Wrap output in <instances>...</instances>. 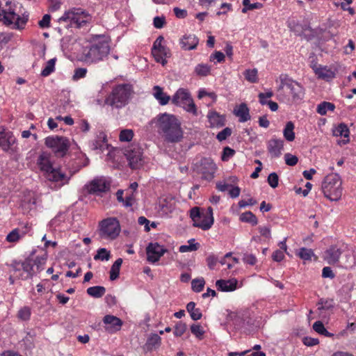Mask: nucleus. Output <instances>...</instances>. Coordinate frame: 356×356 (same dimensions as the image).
I'll return each instance as SVG.
<instances>
[{
    "mask_svg": "<svg viewBox=\"0 0 356 356\" xmlns=\"http://www.w3.org/2000/svg\"><path fill=\"white\" fill-rule=\"evenodd\" d=\"M151 123L155 124L158 133L167 143H177L183 138L181 123L173 115L166 113L159 114L152 120Z\"/></svg>",
    "mask_w": 356,
    "mask_h": 356,
    "instance_id": "1",
    "label": "nucleus"
},
{
    "mask_svg": "<svg viewBox=\"0 0 356 356\" xmlns=\"http://www.w3.org/2000/svg\"><path fill=\"white\" fill-rule=\"evenodd\" d=\"M110 52L108 41L102 35H96L82 51L81 60L88 64L102 61Z\"/></svg>",
    "mask_w": 356,
    "mask_h": 356,
    "instance_id": "2",
    "label": "nucleus"
},
{
    "mask_svg": "<svg viewBox=\"0 0 356 356\" xmlns=\"http://www.w3.org/2000/svg\"><path fill=\"white\" fill-rule=\"evenodd\" d=\"M37 165L48 180L54 182L62 181L63 184L68 182L70 177L59 168L53 166L52 156L50 153L42 152L37 159Z\"/></svg>",
    "mask_w": 356,
    "mask_h": 356,
    "instance_id": "3",
    "label": "nucleus"
},
{
    "mask_svg": "<svg viewBox=\"0 0 356 356\" xmlns=\"http://www.w3.org/2000/svg\"><path fill=\"white\" fill-rule=\"evenodd\" d=\"M15 6L10 0H0V22L13 29H23L28 21V15L20 17L15 13Z\"/></svg>",
    "mask_w": 356,
    "mask_h": 356,
    "instance_id": "4",
    "label": "nucleus"
},
{
    "mask_svg": "<svg viewBox=\"0 0 356 356\" xmlns=\"http://www.w3.org/2000/svg\"><path fill=\"white\" fill-rule=\"evenodd\" d=\"M90 15L81 8H72L66 10L58 19V22L68 23L66 27L80 29L90 22Z\"/></svg>",
    "mask_w": 356,
    "mask_h": 356,
    "instance_id": "5",
    "label": "nucleus"
},
{
    "mask_svg": "<svg viewBox=\"0 0 356 356\" xmlns=\"http://www.w3.org/2000/svg\"><path fill=\"white\" fill-rule=\"evenodd\" d=\"M324 196L330 201H338L342 195L341 180L338 174L327 175L321 185Z\"/></svg>",
    "mask_w": 356,
    "mask_h": 356,
    "instance_id": "6",
    "label": "nucleus"
},
{
    "mask_svg": "<svg viewBox=\"0 0 356 356\" xmlns=\"http://www.w3.org/2000/svg\"><path fill=\"white\" fill-rule=\"evenodd\" d=\"M132 92L131 86L129 84H119L112 90L106 97L105 103L115 108L124 106L130 97Z\"/></svg>",
    "mask_w": 356,
    "mask_h": 356,
    "instance_id": "7",
    "label": "nucleus"
},
{
    "mask_svg": "<svg viewBox=\"0 0 356 356\" xmlns=\"http://www.w3.org/2000/svg\"><path fill=\"white\" fill-rule=\"evenodd\" d=\"M280 84L277 88V96L284 99V89L289 90L294 102L300 101L304 97L305 92L302 86L286 74H281L279 77Z\"/></svg>",
    "mask_w": 356,
    "mask_h": 356,
    "instance_id": "8",
    "label": "nucleus"
},
{
    "mask_svg": "<svg viewBox=\"0 0 356 356\" xmlns=\"http://www.w3.org/2000/svg\"><path fill=\"white\" fill-rule=\"evenodd\" d=\"M121 228L115 218H108L99 223V236L102 238L113 240L120 234Z\"/></svg>",
    "mask_w": 356,
    "mask_h": 356,
    "instance_id": "9",
    "label": "nucleus"
},
{
    "mask_svg": "<svg viewBox=\"0 0 356 356\" xmlns=\"http://www.w3.org/2000/svg\"><path fill=\"white\" fill-rule=\"evenodd\" d=\"M45 145L51 149L53 152L60 157H63L70 146V143L68 138L64 136H51L45 138Z\"/></svg>",
    "mask_w": 356,
    "mask_h": 356,
    "instance_id": "10",
    "label": "nucleus"
},
{
    "mask_svg": "<svg viewBox=\"0 0 356 356\" xmlns=\"http://www.w3.org/2000/svg\"><path fill=\"white\" fill-rule=\"evenodd\" d=\"M172 102L177 106L182 107L187 112L191 113L194 115H197L196 106L189 92L185 89H179L173 95Z\"/></svg>",
    "mask_w": 356,
    "mask_h": 356,
    "instance_id": "11",
    "label": "nucleus"
},
{
    "mask_svg": "<svg viewBox=\"0 0 356 356\" xmlns=\"http://www.w3.org/2000/svg\"><path fill=\"white\" fill-rule=\"evenodd\" d=\"M10 267L15 271V276L24 280L31 278L35 275L33 260L29 258L22 261H13Z\"/></svg>",
    "mask_w": 356,
    "mask_h": 356,
    "instance_id": "12",
    "label": "nucleus"
},
{
    "mask_svg": "<svg viewBox=\"0 0 356 356\" xmlns=\"http://www.w3.org/2000/svg\"><path fill=\"white\" fill-rule=\"evenodd\" d=\"M163 41L164 38L161 35L159 36L154 41L152 48V54L155 60L163 66L167 63L166 58L170 56L169 49L163 45Z\"/></svg>",
    "mask_w": 356,
    "mask_h": 356,
    "instance_id": "13",
    "label": "nucleus"
},
{
    "mask_svg": "<svg viewBox=\"0 0 356 356\" xmlns=\"http://www.w3.org/2000/svg\"><path fill=\"white\" fill-rule=\"evenodd\" d=\"M88 192L90 194L106 193L110 190L111 181L106 177H98L86 185Z\"/></svg>",
    "mask_w": 356,
    "mask_h": 356,
    "instance_id": "14",
    "label": "nucleus"
},
{
    "mask_svg": "<svg viewBox=\"0 0 356 356\" xmlns=\"http://www.w3.org/2000/svg\"><path fill=\"white\" fill-rule=\"evenodd\" d=\"M124 155L132 169H138L143 165L142 149L138 146H132L125 150Z\"/></svg>",
    "mask_w": 356,
    "mask_h": 356,
    "instance_id": "15",
    "label": "nucleus"
},
{
    "mask_svg": "<svg viewBox=\"0 0 356 356\" xmlns=\"http://www.w3.org/2000/svg\"><path fill=\"white\" fill-rule=\"evenodd\" d=\"M166 252L167 249L158 243H150L146 248L147 261L156 263Z\"/></svg>",
    "mask_w": 356,
    "mask_h": 356,
    "instance_id": "16",
    "label": "nucleus"
},
{
    "mask_svg": "<svg viewBox=\"0 0 356 356\" xmlns=\"http://www.w3.org/2000/svg\"><path fill=\"white\" fill-rule=\"evenodd\" d=\"M104 329L108 333H115L121 329L122 321L113 315H106L103 318Z\"/></svg>",
    "mask_w": 356,
    "mask_h": 356,
    "instance_id": "17",
    "label": "nucleus"
},
{
    "mask_svg": "<svg viewBox=\"0 0 356 356\" xmlns=\"http://www.w3.org/2000/svg\"><path fill=\"white\" fill-rule=\"evenodd\" d=\"M15 140L11 131H6L3 127H0V147L3 151H8L15 143Z\"/></svg>",
    "mask_w": 356,
    "mask_h": 356,
    "instance_id": "18",
    "label": "nucleus"
},
{
    "mask_svg": "<svg viewBox=\"0 0 356 356\" xmlns=\"http://www.w3.org/2000/svg\"><path fill=\"white\" fill-rule=\"evenodd\" d=\"M284 148V140L273 138L267 143L268 152L272 158H278Z\"/></svg>",
    "mask_w": 356,
    "mask_h": 356,
    "instance_id": "19",
    "label": "nucleus"
},
{
    "mask_svg": "<svg viewBox=\"0 0 356 356\" xmlns=\"http://www.w3.org/2000/svg\"><path fill=\"white\" fill-rule=\"evenodd\" d=\"M107 145L106 136L102 131H98L95 138L89 142V147L92 150L103 152Z\"/></svg>",
    "mask_w": 356,
    "mask_h": 356,
    "instance_id": "20",
    "label": "nucleus"
},
{
    "mask_svg": "<svg viewBox=\"0 0 356 356\" xmlns=\"http://www.w3.org/2000/svg\"><path fill=\"white\" fill-rule=\"evenodd\" d=\"M342 252L343 250L340 248L332 245L325 252L324 259L329 264H335L339 261Z\"/></svg>",
    "mask_w": 356,
    "mask_h": 356,
    "instance_id": "21",
    "label": "nucleus"
},
{
    "mask_svg": "<svg viewBox=\"0 0 356 356\" xmlns=\"http://www.w3.org/2000/svg\"><path fill=\"white\" fill-rule=\"evenodd\" d=\"M199 43V39L195 35H185L180 40V44L184 50L195 49Z\"/></svg>",
    "mask_w": 356,
    "mask_h": 356,
    "instance_id": "22",
    "label": "nucleus"
},
{
    "mask_svg": "<svg viewBox=\"0 0 356 356\" xmlns=\"http://www.w3.org/2000/svg\"><path fill=\"white\" fill-rule=\"evenodd\" d=\"M234 114L238 118L240 122H245L250 120V110L245 103L236 106L233 111Z\"/></svg>",
    "mask_w": 356,
    "mask_h": 356,
    "instance_id": "23",
    "label": "nucleus"
},
{
    "mask_svg": "<svg viewBox=\"0 0 356 356\" xmlns=\"http://www.w3.org/2000/svg\"><path fill=\"white\" fill-rule=\"evenodd\" d=\"M200 170L204 175H213L216 170V166L213 160L210 158H203L200 161Z\"/></svg>",
    "mask_w": 356,
    "mask_h": 356,
    "instance_id": "24",
    "label": "nucleus"
},
{
    "mask_svg": "<svg viewBox=\"0 0 356 356\" xmlns=\"http://www.w3.org/2000/svg\"><path fill=\"white\" fill-rule=\"evenodd\" d=\"M314 71L318 78L330 81L335 77V72L327 67H321L314 68Z\"/></svg>",
    "mask_w": 356,
    "mask_h": 356,
    "instance_id": "25",
    "label": "nucleus"
},
{
    "mask_svg": "<svg viewBox=\"0 0 356 356\" xmlns=\"http://www.w3.org/2000/svg\"><path fill=\"white\" fill-rule=\"evenodd\" d=\"M207 117L211 127H221L225 124V117L216 111H210Z\"/></svg>",
    "mask_w": 356,
    "mask_h": 356,
    "instance_id": "26",
    "label": "nucleus"
},
{
    "mask_svg": "<svg viewBox=\"0 0 356 356\" xmlns=\"http://www.w3.org/2000/svg\"><path fill=\"white\" fill-rule=\"evenodd\" d=\"M236 280H219L216 283L218 290L227 292L234 291L236 289Z\"/></svg>",
    "mask_w": 356,
    "mask_h": 356,
    "instance_id": "27",
    "label": "nucleus"
},
{
    "mask_svg": "<svg viewBox=\"0 0 356 356\" xmlns=\"http://www.w3.org/2000/svg\"><path fill=\"white\" fill-rule=\"evenodd\" d=\"M154 96L161 105L167 104L170 99V96L164 93L163 89L158 86L154 87Z\"/></svg>",
    "mask_w": 356,
    "mask_h": 356,
    "instance_id": "28",
    "label": "nucleus"
},
{
    "mask_svg": "<svg viewBox=\"0 0 356 356\" xmlns=\"http://www.w3.org/2000/svg\"><path fill=\"white\" fill-rule=\"evenodd\" d=\"M213 221V216H206L205 214H202L201 220H199L194 227L201 228L203 230H208L211 227Z\"/></svg>",
    "mask_w": 356,
    "mask_h": 356,
    "instance_id": "29",
    "label": "nucleus"
},
{
    "mask_svg": "<svg viewBox=\"0 0 356 356\" xmlns=\"http://www.w3.org/2000/svg\"><path fill=\"white\" fill-rule=\"evenodd\" d=\"M186 309L193 321H197L202 316L200 309L195 308V303L194 302H188L186 305Z\"/></svg>",
    "mask_w": 356,
    "mask_h": 356,
    "instance_id": "30",
    "label": "nucleus"
},
{
    "mask_svg": "<svg viewBox=\"0 0 356 356\" xmlns=\"http://www.w3.org/2000/svg\"><path fill=\"white\" fill-rule=\"evenodd\" d=\"M294 124L291 122H287L286 126L283 130V135L284 138L289 142L294 140L295 139V133L294 130Z\"/></svg>",
    "mask_w": 356,
    "mask_h": 356,
    "instance_id": "31",
    "label": "nucleus"
},
{
    "mask_svg": "<svg viewBox=\"0 0 356 356\" xmlns=\"http://www.w3.org/2000/svg\"><path fill=\"white\" fill-rule=\"evenodd\" d=\"M106 292V289L102 286H95L89 287L87 289V293L96 298L102 297Z\"/></svg>",
    "mask_w": 356,
    "mask_h": 356,
    "instance_id": "32",
    "label": "nucleus"
},
{
    "mask_svg": "<svg viewBox=\"0 0 356 356\" xmlns=\"http://www.w3.org/2000/svg\"><path fill=\"white\" fill-rule=\"evenodd\" d=\"M335 108V106L334 104L323 102L317 106L316 111L321 115H325L327 113V111H334Z\"/></svg>",
    "mask_w": 356,
    "mask_h": 356,
    "instance_id": "33",
    "label": "nucleus"
},
{
    "mask_svg": "<svg viewBox=\"0 0 356 356\" xmlns=\"http://www.w3.org/2000/svg\"><path fill=\"white\" fill-rule=\"evenodd\" d=\"M350 131L348 126L344 123L339 124L334 130L333 135L335 136L349 137Z\"/></svg>",
    "mask_w": 356,
    "mask_h": 356,
    "instance_id": "34",
    "label": "nucleus"
},
{
    "mask_svg": "<svg viewBox=\"0 0 356 356\" xmlns=\"http://www.w3.org/2000/svg\"><path fill=\"white\" fill-rule=\"evenodd\" d=\"M239 219L242 222H248L252 225H256L258 223L257 217L251 211L241 213Z\"/></svg>",
    "mask_w": 356,
    "mask_h": 356,
    "instance_id": "35",
    "label": "nucleus"
},
{
    "mask_svg": "<svg viewBox=\"0 0 356 356\" xmlns=\"http://www.w3.org/2000/svg\"><path fill=\"white\" fill-rule=\"evenodd\" d=\"M47 261V257L45 255L37 257L33 260V268H35V274L40 273L44 268V266Z\"/></svg>",
    "mask_w": 356,
    "mask_h": 356,
    "instance_id": "36",
    "label": "nucleus"
},
{
    "mask_svg": "<svg viewBox=\"0 0 356 356\" xmlns=\"http://www.w3.org/2000/svg\"><path fill=\"white\" fill-rule=\"evenodd\" d=\"M56 58H54L49 60L44 69L41 72V76L46 77L51 74L55 70V64H56Z\"/></svg>",
    "mask_w": 356,
    "mask_h": 356,
    "instance_id": "37",
    "label": "nucleus"
},
{
    "mask_svg": "<svg viewBox=\"0 0 356 356\" xmlns=\"http://www.w3.org/2000/svg\"><path fill=\"white\" fill-rule=\"evenodd\" d=\"M200 248L198 243H195V239L192 238L188 241V245H183L179 247L180 252H193L197 250Z\"/></svg>",
    "mask_w": 356,
    "mask_h": 356,
    "instance_id": "38",
    "label": "nucleus"
},
{
    "mask_svg": "<svg viewBox=\"0 0 356 356\" xmlns=\"http://www.w3.org/2000/svg\"><path fill=\"white\" fill-rule=\"evenodd\" d=\"M313 329L317 333L323 335L325 337H332L333 334L329 332L325 327L323 323L320 321H316L313 324Z\"/></svg>",
    "mask_w": 356,
    "mask_h": 356,
    "instance_id": "39",
    "label": "nucleus"
},
{
    "mask_svg": "<svg viewBox=\"0 0 356 356\" xmlns=\"http://www.w3.org/2000/svg\"><path fill=\"white\" fill-rule=\"evenodd\" d=\"M211 71V67L207 64H198L195 67V72L197 76H206L209 74Z\"/></svg>",
    "mask_w": 356,
    "mask_h": 356,
    "instance_id": "40",
    "label": "nucleus"
},
{
    "mask_svg": "<svg viewBox=\"0 0 356 356\" xmlns=\"http://www.w3.org/2000/svg\"><path fill=\"white\" fill-rule=\"evenodd\" d=\"M111 257L110 251L107 250L106 248H99L97 250V254L94 256L95 260H101V261H108Z\"/></svg>",
    "mask_w": 356,
    "mask_h": 356,
    "instance_id": "41",
    "label": "nucleus"
},
{
    "mask_svg": "<svg viewBox=\"0 0 356 356\" xmlns=\"http://www.w3.org/2000/svg\"><path fill=\"white\" fill-rule=\"evenodd\" d=\"M134 136V133L132 129H122L119 135V139L121 142H130Z\"/></svg>",
    "mask_w": 356,
    "mask_h": 356,
    "instance_id": "42",
    "label": "nucleus"
},
{
    "mask_svg": "<svg viewBox=\"0 0 356 356\" xmlns=\"http://www.w3.org/2000/svg\"><path fill=\"white\" fill-rule=\"evenodd\" d=\"M244 7L242 9L243 13H246L248 10L261 8L263 5L260 3H250V0H243Z\"/></svg>",
    "mask_w": 356,
    "mask_h": 356,
    "instance_id": "43",
    "label": "nucleus"
},
{
    "mask_svg": "<svg viewBox=\"0 0 356 356\" xmlns=\"http://www.w3.org/2000/svg\"><path fill=\"white\" fill-rule=\"evenodd\" d=\"M245 79L250 83H257L258 81L257 70H246L243 73Z\"/></svg>",
    "mask_w": 356,
    "mask_h": 356,
    "instance_id": "44",
    "label": "nucleus"
},
{
    "mask_svg": "<svg viewBox=\"0 0 356 356\" xmlns=\"http://www.w3.org/2000/svg\"><path fill=\"white\" fill-rule=\"evenodd\" d=\"M191 331L197 339H202L204 334V330L200 324H193L191 326Z\"/></svg>",
    "mask_w": 356,
    "mask_h": 356,
    "instance_id": "45",
    "label": "nucleus"
},
{
    "mask_svg": "<svg viewBox=\"0 0 356 356\" xmlns=\"http://www.w3.org/2000/svg\"><path fill=\"white\" fill-rule=\"evenodd\" d=\"M204 284L203 278L195 279L191 282V287L195 292L199 293L203 290Z\"/></svg>",
    "mask_w": 356,
    "mask_h": 356,
    "instance_id": "46",
    "label": "nucleus"
},
{
    "mask_svg": "<svg viewBox=\"0 0 356 356\" xmlns=\"http://www.w3.org/2000/svg\"><path fill=\"white\" fill-rule=\"evenodd\" d=\"M24 235V232H23L22 235H20L19 230L18 229H15L7 235L6 240L10 243H15Z\"/></svg>",
    "mask_w": 356,
    "mask_h": 356,
    "instance_id": "47",
    "label": "nucleus"
},
{
    "mask_svg": "<svg viewBox=\"0 0 356 356\" xmlns=\"http://www.w3.org/2000/svg\"><path fill=\"white\" fill-rule=\"evenodd\" d=\"M160 343L161 337L157 334H153L148 338L147 344L150 348H153L158 347Z\"/></svg>",
    "mask_w": 356,
    "mask_h": 356,
    "instance_id": "48",
    "label": "nucleus"
},
{
    "mask_svg": "<svg viewBox=\"0 0 356 356\" xmlns=\"http://www.w3.org/2000/svg\"><path fill=\"white\" fill-rule=\"evenodd\" d=\"M202 214L199 207H195L191 209L190 217L193 221V226H195V224H196L199 220H201Z\"/></svg>",
    "mask_w": 356,
    "mask_h": 356,
    "instance_id": "49",
    "label": "nucleus"
},
{
    "mask_svg": "<svg viewBox=\"0 0 356 356\" xmlns=\"http://www.w3.org/2000/svg\"><path fill=\"white\" fill-rule=\"evenodd\" d=\"M298 255L302 259L311 260L312 257L314 256V252L311 249L302 248L300 249Z\"/></svg>",
    "mask_w": 356,
    "mask_h": 356,
    "instance_id": "50",
    "label": "nucleus"
},
{
    "mask_svg": "<svg viewBox=\"0 0 356 356\" xmlns=\"http://www.w3.org/2000/svg\"><path fill=\"white\" fill-rule=\"evenodd\" d=\"M186 328L187 327L186 323L179 321L176 324L175 327L174 334L176 337H181L186 332Z\"/></svg>",
    "mask_w": 356,
    "mask_h": 356,
    "instance_id": "51",
    "label": "nucleus"
},
{
    "mask_svg": "<svg viewBox=\"0 0 356 356\" xmlns=\"http://www.w3.org/2000/svg\"><path fill=\"white\" fill-rule=\"evenodd\" d=\"M18 318L23 320V321H27L30 318L31 316V309L28 307H24L22 308L18 312Z\"/></svg>",
    "mask_w": 356,
    "mask_h": 356,
    "instance_id": "52",
    "label": "nucleus"
},
{
    "mask_svg": "<svg viewBox=\"0 0 356 356\" xmlns=\"http://www.w3.org/2000/svg\"><path fill=\"white\" fill-rule=\"evenodd\" d=\"M284 160L286 165L289 166H294L297 164L298 159L296 156L290 153H286L284 155Z\"/></svg>",
    "mask_w": 356,
    "mask_h": 356,
    "instance_id": "53",
    "label": "nucleus"
},
{
    "mask_svg": "<svg viewBox=\"0 0 356 356\" xmlns=\"http://www.w3.org/2000/svg\"><path fill=\"white\" fill-rule=\"evenodd\" d=\"M87 73V69L83 67H79L74 70V72L72 76L74 81H77L81 78H84Z\"/></svg>",
    "mask_w": 356,
    "mask_h": 356,
    "instance_id": "54",
    "label": "nucleus"
},
{
    "mask_svg": "<svg viewBox=\"0 0 356 356\" xmlns=\"http://www.w3.org/2000/svg\"><path fill=\"white\" fill-rule=\"evenodd\" d=\"M279 177L277 173L272 172L268 177V183L273 188H275L278 186Z\"/></svg>",
    "mask_w": 356,
    "mask_h": 356,
    "instance_id": "55",
    "label": "nucleus"
},
{
    "mask_svg": "<svg viewBox=\"0 0 356 356\" xmlns=\"http://www.w3.org/2000/svg\"><path fill=\"white\" fill-rule=\"evenodd\" d=\"M234 154L235 151L233 149L226 147L223 149L221 159L223 161H227Z\"/></svg>",
    "mask_w": 356,
    "mask_h": 356,
    "instance_id": "56",
    "label": "nucleus"
},
{
    "mask_svg": "<svg viewBox=\"0 0 356 356\" xmlns=\"http://www.w3.org/2000/svg\"><path fill=\"white\" fill-rule=\"evenodd\" d=\"M231 134H232V129L229 127H226L217 134L216 138L219 141H222V140H225V139H227V138L229 137V136H231Z\"/></svg>",
    "mask_w": 356,
    "mask_h": 356,
    "instance_id": "57",
    "label": "nucleus"
},
{
    "mask_svg": "<svg viewBox=\"0 0 356 356\" xmlns=\"http://www.w3.org/2000/svg\"><path fill=\"white\" fill-rule=\"evenodd\" d=\"M206 261L209 269L213 270L218 262V259L214 254H210L207 257Z\"/></svg>",
    "mask_w": 356,
    "mask_h": 356,
    "instance_id": "58",
    "label": "nucleus"
},
{
    "mask_svg": "<svg viewBox=\"0 0 356 356\" xmlns=\"http://www.w3.org/2000/svg\"><path fill=\"white\" fill-rule=\"evenodd\" d=\"M51 15L46 14L42 17V19L39 21L38 24L40 28L45 29L50 26Z\"/></svg>",
    "mask_w": 356,
    "mask_h": 356,
    "instance_id": "59",
    "label": "nucleus"
},
{
    "mask_svg": "<svg viewBox=\"0 0 356 356\" xmlns=\"http://www.w3.org/2000/svg\"><path fill=\"white\" fill-rule=\"evenodd\" d=\"M302 342L307 346H313L317 345L319 343V341L316 338L305 337L303 338Z\"/></svg>",
    "mask_w": 356,
    "mask_h": 356,
    "instance_id": "60",
    "label": "nucleus"
},
{
    "mask_svg": "<svg viewBox=\"0 0 356 356\" xmlns=\"http://www.w3.org/2000/svg\"><path fill=\"white\" fill-rule=\"evenodd\" d=\"M318 309L319 310H327L331 309L333 307L332 301H323V300H321V302H318Z\"/></svg>",
    "mask_w": 356,
    "mask_h": 356,
    "instance_id": "61",
    "label": "nucleus"
},
{
    "mask_svg": "<svg viewBox=\"0 0 356 356\" xmlns=\"http://www.w3.org/2000/svg\"><path fill=\"white\" fill-rule=\"evenodd\" d=\"M243 259L245 263L250 265H254L257 262V258L252 254H245Z\"/></svg>",
    "mask_w": 356,
    "mask_h": 356,
    "instance_id": "62",
    "label": "nucleus"
},
{
    "mask_svg": "<svg viewBox=\"0 0 356 356\" xmlns=\"http://www.w3.org/2000/svg\"><path fill=\"white\" fill-rule=\"evenodd\" d=\"M213 60H216L217 62L221 63L225 60V55L221 51H216L214 54H211L210 56V60L212 61Z\"/></svg>",
    "mask_w": 356,
    "mask_h": 356,
    "instance_id": "63",
    "label": "nucleus"
},
{
    "mask_svg": "<svg viewBox=\"0 0 356 356\" xmlns=\"http://www.w3.org/2000/svg\"><path fill=\"white\" fill-rule=\"evenodd\" d=\"M165 22L164 17H155L154 18V26L156 29H161Z\"/></svg>",
    "mask_w": 356,
    "mask_h": 356,
    "instance_id": "64",
    "label": "nucleus"
}]
</instances>
